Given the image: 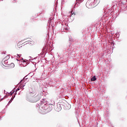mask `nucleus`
Segmentation results:
<instances>
[{
    "mask_svg": "<svg viewBox=\"0 0 127 127\" xmlns=\"http://www.w3.org/2000/svg\"><path fill=\"white\" fill-rule=\"evenodd\" d=\"M53 50V47H52V45H50V43H47L43 48L42 52L39 55V56L40 57H44V54H46V53L52 51Z\"/></svg>",
    "mask_w": 127,
    "mask_h": 127,
    "instance_id": "1",
    "label": "nucleus"
},
{
    "mask_svg": "<svg viewBox=\"0 0 127 127\" xmlns=\"http://www.w3.org/2000/svg\"><path fill=\"white\" fill-rule=\"evenodd\" d=\"M36 92H31V96L32 97L28 99V102L30 103H36V102L39 101L41 99V94H39L36 95Z\"/></svg>",
    "mask_w": 127,
    "mask_h": 127,
    "instance_id": "2",
    "label": "nucleus"
},
{
    "mask_svg": "<svg viewBox=\"0 0 127 127\" xmlns=\"http://www.w3.org/2000/svg\"><path fill=\"white\" fill-rule=\"evenodd\" d=\"M40 108H42L43 110H47L48 109L49 105L46 103L45 99H44L41 101L39 105Z\"/></svg>",
    "mask_w": 127,
    "mask_h": 127,
    "instance_id": "3",
    "label": "nucleus"
},
{
    "mask_svg": "<svg viewBox=\"0 0 127 127\" xmlns=\"http://www.w3.org/2000/svg\"><path fill=\"white\" fill-rule=\"evenodd\" d=\"M62 25L61 31L62 32H66V31H68L69 29L68 28V24H67L66 21H63Z\"/></svg>",
    "mask_w": 127,
    "mask_h": 127,
    "instance_id": "4",
    "label": "nucleus"
},
{
    "mask_svg": "<svg viewBox=\"0 0 127 127\" xmlns=\"http://www.w3.org/2000/svg\"><path fill=\"white\" fill-rule=\"evenodd\" d=\"M86 6L88 8H94L95 7L94 4H93V1L91 0H89L86 2Z\"/></svg>",
    "mask_w": 127,
    "mask_h": 127,
    "instance_id": "5",
    "label": "nucleus"
},
{
    "mask_svg": "<svg viewBox=\"0 0 127 127\" xmlns=\"http://www.w3.org/2000/svg\"><path fill=\"white\" fill-rule=\"evenodd\" d=\"M17 91H19V87H18L16 90L15 89L12 90L9 93H8V96H12L14 95H16V92Z\"/></svg>",
    "mask_w": 127,
    "mask_h": 127,
    "instance_id": "6",
    "label": "nucleus"
},
{
    "mask_svg": "<svg viewBox=\"0 0 127 127\" xmlns=\"http://www.w3.org/2000/svg\"><path fill=\"white\" fill-rule=\"evenodd\" d=\"M92 1V3L93 5H94V7L97 6L99 3H100V0H91Z\"/></svg>",
    "mask_w": 127,
    "mask_h": 127,
    "instance_id": "7",
    "label": "nucleus"
},
{
    "mask_svg": "<svg viewBox=\"0 0 127 127\" xmlns=\"http://www.w3.org/2000/svg\"><path fill=\"white\" fill-rule=\"evenodd\" d=\"M27 80V78H26V76H25L23 80H22L20 82V85H21V84H23V83H25L26 82V80Z\"/></svg>",
    "mask_w": 127,
    "mask_h": 127,
    "instance_id": "8",
    "label": "nucleus"
},
{
    "mask_svg": "<svg viewBox=\"0 0 127 127\" xmlns=\"http://www.w3.org/2000/svg\"><path fill=\"white\" fill-rule=\"evenodd\" d=\"M22 64L24 67H25L28 64V62L27 61H22Z\"/></svg>",
    "mask_w": 127,
    "mask_h": 127,
    "instance_id": "9",
    "label": "nucleus"
},
{
    "mask_svg": "<svg viewBox=\"0 0 127 127\" xmlns=\"http://www.w3.org/2000/svg\"><path fill=\"white\" fill-rule=\"evenodd\" d=\"M12 96L11 98V100L8 102V103L7 104L8 106V105H9V104H10L11 103V102H12V101H13V99H14V98H15V94H14V95H12Z\"/></svg>",
    "mask_w": 127,
    "mask_h": 127,
    "instance_id": "10",
    "label": "nucleus"
},
{
    "mask_svg": "<svg viewBox=\"0 0 127 127\" xmlns=\"http://www.w3.org/2000/svg\"><path fill=\"white\" fill-rule=\"evenodd\" d=\"M74 15H75V14L74 12V11L72 10L70 12V15H68V16H70V17H71V16H74Z\"/></svg>",
    "mask_w": 127,
    "mask_h": 127,
    "instance_id": "11",
    "label": "nucleus"
},
{
    "mask_svg": "<svg viewBox=\"0 0 127 127\" xmlns=\"http://www.w3.org/2000/svg\"><path fill=\"white\" fill-rule=\"evenodd\" d=\"M17 58H20V60H23V59L21 58V55H17Z\"/></svg>",
    "mask_w": 127,
    "mask_h": 127,
    "instance_id": "12",
    "label": "nucleus"
},
{
    "mask_svg": "<svg viewBox=\"0 0 127 127\" xmlns=\"http://www.w3.org/2000/svg\"><path fill=\"white\" fill-rule=\"evenodd\" d=\"M84 0H76V3H81V2H82V1H83Z\"/></svg>",
    "mask_w": 127,
    "mask_h": 127,
    "instance_id": "13",
    "label": "nucleus"
},
{
    "mask_svg": "<svg viewBox=\"0 0 127 127\" xmlns=\"http://www.w3.org/2000/svg\"><path fill=\"white\" fill-rule=\"evenodd\" d=\"M97 80V78H96V76H94L92 78H91V81H96Z\"/></svg>",
    "mask_w": 127,
    "mask_h": 127,
    "instance_id": "14",
    "label": "nucleus"
},
{
    "mask_svg": "<svg viewBox=\"0 0 127 127\" xmlns=\"http://www.w3.org/2000/svg\"><path fill=\"white\" fill-rule=\"evenodd\" d=\"M51 22H52V19L50 18L49 20V25H50L51 24Z\"/></svg>",
    "mask_w": 127,
    "mask_h": 127,
    "instance_id": "15",
    "label": "nucleus"
},
{
    "mask_svg": "<svg viewBox=\"0 0 127 127\" xmlns=\"http://www.w3.org/2000/svg\"><path fill=\"white\" fill-rule=\"evenodd\" d=\"M5 59H6V60H8L9 59V56H6Z\"/></svg>",
    "mask_w": 127,
    "mask_h": 127,
    "instance_id": "16",
    "label": "nucleus"
},
{
    "mask_svg": "<svg viewBox=\"0 0 127 127\" xmlns=\"http://www.w3.org/2000/svg\"><path fill=\"white\" fill-rule=\"evenodd\" d=\"M24 87V85H22L20 87V89H22Z\"/></svg>",
    "mask_w": 127,
    "mask_h": 127,
    "instance_id": "17",
    "label": "nucleus"
},
{
    "mask_svg": "<svg viewBox=\"0 0 127 127\" xmlns=\"http://www.w3.org/2000/svg\"><path fill=\"white\" fill-rule=\"evenodd\" d=\"M61 107H60H60H59V109L58 110V111H59L61 110Z\"/></svg>",
    "mask_w": 127,
    "mask_h": 127,
    "instance_id": "18",
    "label": "nucleus"
},
{
    "mask_svg": "<svg viewBox=\"0 0 127 127\" xmlns=\"http://www.w3.org/2000/svg\"><path fill=\"white\" fill-rule=\"evenodd\" d=\"M11 65H12V67H14V64H11Z\"/></svg>",
    "mask_w": 127,
    "mask_h": 127,
    "instance_id": "19",
    "label": "nucleus"
},
{
    "mask_svg": "<svg viewBox=\"0 0 127 127\" xmlns=\"http://www.w3.org/2000/svg\"><path fill=\"white\" fill-rule=\"evenodd\" d=\"M6 62H7V60H6L5 61H4L5 63H6Z\"/></svg>",
    "mask_w": 127,
    "mask_h": 127,
    "instance_id": "20",
    "label": "nucleus"
},
{
    "mask_svg": "<svg viewBox=\"0 0 127 127\" xmlns=\"http://www.w3.org/2000/svg\"><path fill=\"white\" fill-rule=\"evenodd\" d=\"M0 101H2V99H1L0 100Z\"/></svg>",
    "mask_w": 127,
    "mask_h": 127,
    "instance_id": "21",
    "label": "nucleus"
}]
</instances>
